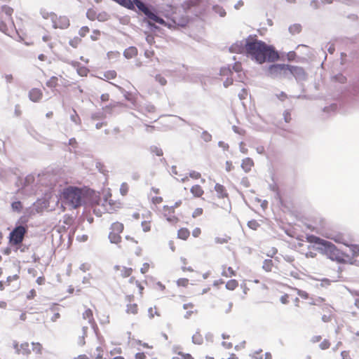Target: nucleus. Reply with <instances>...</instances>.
Masks as SVG:
<instances>
[{
	"label": "nucleus",
	"mask_w": 359,
	"mask_h": 359,
	"mask_svg": "<svg viewBox=\"0 0 359 359\" xmlns=\"http://www.w3.org/2000/svg\"><path fill=\"white\" fill-rule=\"evenodd\" d=\"M81 42V39L79 37H74L73 39L69 41V45L73 48H77V46Z\"/></svg>",
	"instance_id": "obj_42"
},
{
	"label": "nucleus",
	"mask_w": 359,
	"mask_h": 359,
	"mask_svg": "<svg viewBox=\"0 0 359 359\" xmlns=\"http://www.w3.org/2000/svg\"><path fill=\"white\" fill-rule=\"evenodd\" d=\"M142 227L144 232H148L151 230V223L148 221H144L142 222Z\"/></svg>",
	"instance_id": "obj_47"
},
{
	"label": "nucleus",
	"mask_w": 359,
	"mask_h": 359,
	"mask_svg": "<svg viewBox=\"0 0 359 359\" xmlns=\"http://www.w3.org/2000/svg\"><path fill=\"white\" fill-rule=\"evenodd\" d=\"M14 347L16 350V352L18 354H22L23 355H29L32 353V346L31 345L27 342H22L20 344H15Z\"/></svg>",
	"instance_id": "obj_14"
},
{
	"label": "nucleus",
	"mask_w": 359,
	"mask_h": 359,
	"mask_svg": "<svg viewBox=\"0 0 359 359\" xmlns=\"http://www.w3.org/2000/svg\"><path fill=\"white\" fill-rule=\"evenodd\" d=\"M32 351L36 353L41 355L43 351V346L39 342H32L31 344Z\"/></svg>",
	"instance_id": "obj_29"
},
{
	"label": "nucleus",
	"mask_w": 359,
	"mask_h": 359,
	"mask_svg": "<svg viewBox=\"0 0 359 359\" xmlns=\"http://www.w3.org/2000/svg\"><path fill=\"white\" fill-rule=\"evenodd\" d=\"M190 192L196 198L202 197L205 193L203 188L199 184L193 185L190 189Z\"/></svg>",
	"instance_id": "obj_18"
},
{
	"label": "nucleus",
	"mask_w": 359,
	"mask_h": 359,
	"mask_svg": "<svg viewBox=\"0 0 359 359\" xmlns=\"http://www.w3.org/2000/svg\"><path fill=\"white\" fill-rule=\"evenodd\" d=\"M161 213L165 219L171 224H175L180 221L178 217L175 214L174 207L164 205Z\"/></svg>",
	"instance_id": "obj_10"
},
{
	"label": "nucleus",
	"mask_w": 359,
	"mask_h": 359,
	"mask_svg": "<svg viewBox=\"0 0 359 359\" xmlns=\"http://www.w3.org/2000/svg\"><path fill=\"white\" fill-rule=\"evenodd\" d=\"M248 226L251 229L257 230L259 226V224L255 219H252L248 222Z\"/></svg>",
	"instance_id": "obj_40"
},
{
	"label": "nucleus",
	"mask_w": 359,
	"mask_h": 359,
	"mask_svg": "<svg viewBox=\"0 0 359 359\" xmlns=\"http://www.w3.org/2000/svg\"><path fill=\"white\" fill-rule=\"evenodd\" d=\"M222 276L226 277H232L236 276V271L231 266H222Z\"/></svg>",
	"instance_id": "obj_23"
},
{
	"label": "nucleus",
	"mask_w": 359,
	"mask_h": 359,
	"mask_svg": "<svg viewBox=\"0 0 359 359\" xmlns=\"http://www.w3.org/2000/svg\"><path fill=\"white\" fill-rule=\"evenodd\" d=\"M254 166V163L252 158H245L242 163V167L246 172H249L251 170L252 168Z\"/></svg>",
	"instance_id": "obj_28"
},
{
	"label": "nucleus",
	"mask_w": 359,
	"mask_h": 359,
	"mask_svg": "<svg viewBox=\"0 0 359 359\" xmlns=\"http://www.w3.org/2000/svg\"><path fill=\"white\" fill-rule=\"evenodd\" d=\"M154 55H155V53L153 50H147L144 52V55L147 58H151L154 56Z\"/></svg>",
	"instance_id": "obj_54"
},
{
	"label": "nucleus",
	"mask_w": 359,
	"mask_h": 359,
	"mask_svg": "<svg viewBox=\"0 0 359 359\" xmlns=\"http://www.w3.org/2000/svg\"><path fill=\"white\" fill-rule=\"evenodd\" d=\"M13 9L8 6L0 7V31L7 33L14 27L12 15Z\"/></svg>",
	"instance_id": "obj_3"
},
{
	"label": "nucleus",
	"mask_w": 359,
	"mask_h": 359,
	"mask_svg": "<svg viewBox=\"0 0 359 359\" xmlns=\"http://www.w3.org/2000/svg\"><path fill=\"white\" fill-rule=\"evenodd\" d=\"M124 230V225L120 222H113L109 228L108 238L111 243L119 244L121 242V233Z\"/></svg>",
	"instance_id": "obj_5"
},
{
	"label": "nucleus",
	"mask_w": 359,
	"mask_h": 359,
	"mask_svg": "<svg viewBox=\"0 0 359 359\" xmlns=\"http://www.w3.org/2000/svg\"><path fill=\"white\" fill-rule=\"evenodd\" d=\"M284 259L289 262V263H291L292 264L294 262V257L293 256H291V255H285L284 256Z\"/></svg>",
	"instance_id": "obj_60"
},
{
	"label": "nucleus",
	"mask_w": 359,
	"mask_h": 359,
	"mask_svg": "<svg viewBox=\"0 0 359 359\" xmlns=\"http://www.w3.org/2000/svg\"><path fill=\"white\" fill-rule=\"evenodd\" d=\"M190 236V231L187 228H181L177 231V238L183 240L187 241Z\"/></svg>",
	"instance_id": "obj_21"
},
{
	"label": "nucleus",
	"mask_w": 359,
	"mask_h": 359,
	"mask_svg": "<svg viewBox=\"0 0 359 359\" xmlns=\"http://www.w3.org/2000/svg\"><path fill=\"white\" fill-rule=\"evenodd\" d=\"M12 209L14 211L20 212L22 209V205L20 201H15L11 204Z\"/></svg>",
	"instance_id": "obj_38"
},
{
	"label": "nucleus",
	"mask_w": 359,
	"mask_h": 359,
	"mask_svg": "<svg viewBox=\"0 0 359 359\" xmlns=\"http://www.w3.org/2000/svg\"><path fill=\"white\" fill-rule=\"evenodd\" d=\"M214 189L216 193L217 198L218 199L222 200L224 204L228 203L229 205V195L226 188L219 183H216Z\"/></svg>",
	"instance_id": "obj_11"
},
{
	"label": "nucleus",
	"mask_w": 359,
	"mask_h": 359,
	"mask_svg": "<svg viewBox=\"0 0 359 359\" xmlns=\"http://www.w3.org/2000/svg\"><path fill=\"white\" fill-rule=\"evenodd\" d=\"M137 49L135 46H130L128 48H126L123 52V55L127 59H131L137 56Z\"/></svg>",
	"instance_id": "obj_20"
},
{
	"label": "nucleus",
	"mask_w": 359,
	"mask_h": 359,
	"mask_svg": "<svg viewBox=\"0 0 359 359\" xmlns=\"http://www.w3.org/2000/svg\"><path fill=\"white\" fill-rule=\"evenodd\" d=\"M172 359H194V358L189 353L178 351L175 353Z\"/></svg>",
	"instance_id": "obj_32"
},
{
	"label": "nucleus",
	"mask_w": 359,
	"mask_h": 359,
	"mask_svg": "<svg viewBox=\"0 0 359 359\" xmlns=\"http://www.w3.org/2000/svg\"><path fill=\"white\" fill-rule=\"evenodd\" d=\"M36 296V291L35 290L32 289L29 291V294H27V299H33Z\"/></svg>",
	"instance_id": "obj_63"
},
{
	"label": "nucleus",
	"mask_w": 359,
	"mask_h": 359,
	"mask_svg": "<svg viewBox=\"0 0 359 359\" xmlns=\"http://www.w3.org/2000/svg\"><path fill=\"white\" fill-rule=\"evenodd\" d=\"M284 120L286 123H290L292 120V116L290 111L286 110L283 113Z\"/></svg>",
	"instance_id": "obj_51"
},
{
	"label": "nucleus",
	"mask_w": 359,
	"mask_h": 359,
	"mask_svg": "<svg viewBox=\"0 0 359 359\" xmlns=\"http://www.w3.org/2000/svg\"><path fill=\"white\" fill-rule=\"evenodd\" d=\"M189 177H191V178L196 180L201 177V175L200 172H198L197 171L192 170L189 173V177L186 176V177L182 178L180 180L182 182H186L189 181Z\"/></svg>",
	"instance_id": "obj_25"
},
{
	"label": "nucleus",
	"mask_w": 359,
	"mask_h": 359,
	"mask_svg": "<svg viewBox=\"0 0 359 359\" xmlns=\"http://www.w3.org/2000/svg\"><path fill=\"white\" fill-rule=\"evenodd\" d=\"M252 357L254 359H262V358H263L262 351L259 350L257 351H255L252 353Z\"/></svg>",
	"instance_id": "obj_52"
},
{
	"label": "nucleus",
	"mask_w": 359,
	"mask_h": 359,
	"mask_svg": "<svg viewBox=\"0 0 359 359\" xmlns=\"http://www.w3.org/2000/svg\"><path fill=\"white\" fill-rule=\"evenodd\" d=\"M163 201V197H161V196H153L151 198V202L154 205L161 204Z\"/></svg>",
	"instance_id": "obj_48"
},
{
	"label": "nucleus",
	"mask_w": 359,
	"mask_h": 359,
	"mask_svg": "<svg viewBox=\"0 0 359 359\" xmlns=\"http://www.w3.org/2000/svg\"><path fill=\"white\" fill-rule=\"evenodd\" d=\"M104 77L107 79H114L116 77V72L114 70H109L104 73Z\"/></svg>",
	"instance_id": "obj_37"
},
{
	"label": "nucleus",
	"mask_w": 359,
	"mask_h": 359,
	"mask_svg": "<svg viewBox=\"0 0 359 359\" xmlns=\"http://www.w3.org/2000/svg\"><path fill=\"white\" fill-rule=\"evenodd\" d=\"M149 269V264L148 263L143 264L142 266L140 269V271L142 273H146Z\"/></svg>",
	"instance_id": "obj_55"
},
{
	"label": "nucleus",
	"mask_w": 359,
	"mask_h": 359,
	"mask_svg": "<svg viewBox=\"0 0 359 359\" xmlns=\"http://www.w3.org/2000/svg\"><path fill=\"white\" fill-rule=\"evenodd\" d=\"M150 151L152 156H161L163 155V149L156 145L151 146L150 147Z\"/></svg>",
	"instance_id": "obj_31"
},
{
	"label": "nucleus",
	"mask_w": 359,
	"mask_h": 359,
	"mask_svg": "<svg viewBox=\"0 0 359 359\" xmlns=\"http://www.w3.org/2000/svg\"><path fill=\"white\" fill-rule=\"evenodd\" d=\"M238 286V282L235 279H231L226 283V288L229 290H234Z\"/></svg>",
	"instance_id": "obj_33"
},
{
	"label": "nucleus",
	"mask_w": 359,
	"mask_h": 359,
	"mask_svg": "<svg viewBox=\"0 0 359 359\" xmlns=\"http://www.w3.org/2000/svg\"><path fill=\"white\" fill-rule=\"evenodd\" d=\"M277 97L280 100L284 101V100H285L287 98V94L285 93L280 92L279 94L277 95Z\"/></svg>",
	"instance_id": "obj_56"
},
{
	"label": "nucleus",
	"mask_w": 359,
	"mask_h": 359,
	"mask_svg": "<svg viewBox=\"0 0 359 359\" xmlns=\"http://www.w3.org/2000/svg\"><path fill=\"white\" fill-rule=\"evenodd\" d=\"M155 79L156 81H158L161 86H165L167 83L165 78L161 74H157Z\"/></svg>",
	"instance_id": "obj_45"
},
{
	"label": "nucleus",
	"mask_w": 359,
	"mask_h": 359,
	"mask_svg": "<svg viewBox=\"0 0 359 359\" xmlns=\"http://www.w3.org/2000/svg\"><path fill=\"white\" fill-rule=\"evenodd\" d=\"M286 70H289L292 74L302 73L304 72L303 69L298 67L290 66L285 64H275L269 67V74L271 76H277L280 75Z\"/></svg>",
	"instance_id": "obj_4"
},
{
	"label": "nucleus",
	"mask_w": 359,
	"mask_h": 359,
	"mask_svg": "<svg viewBox=\"0 0 359 359\" xmlns=\"http://www.w3.org/2000/svg\"><path fill=\"white\" fill-rule=\"evenodd\" d=\"M83 197L82 189L69 186L62 191L60 198L62 205H67L71 209H76L82 205Z\"/></svg>",
	"instance_id": "obj_2"
},
{
	"label": "nucleus",
	"mask_w": 359,
	"mask_h": 359,
	"mask_svg": "<svg viewBox=\"0 0 359 359\" xmlns=\"http://www.w3.org/2000/svg\"><path fill=\"white\" fill-rule=\"evenodd\" d=\"M86 17L92 21L95 20L96 19L100 20V15H97L95 10L93 8H89L86 12Z\"/></svg>",
	"instance_id": "obj_27"
},
{
	"label": "nucleus",
	"mask_w": 359,
	"mask_h": 359,
	"mask_svg": "<svg viewBox=\"0 0 359 359\" xmlns=\"http://www.w3.org/2000/svg\"><path fill=\"white\" fill-rule=\"evenodd\" d=\"M289 30L291 34H297L300 33V32L302 31V27L300 25L294 24L290 27Z\"/></svg>",
	"instance_id": "obj_36"
},
{
	"label": "nucleus",
	"mask_w": 359,
	"mask_h": 359,
	"mask_svg": "<svg viewBox=\"0 0 359 359\" xmlns=\"http://www.w3.org/2000/svg\"><path fill=\"white\" fill-rule=\"evenodd\" d=\"M203 208H196V209L194 210V212H193V213H192V217H193L194 218H196V217H197L201 216V215L203 214Z\"/></svg>",
	"instance_id": "obj_49"
},
{
	"label": "nucleus",
	"mask_w": 359,
	"mask_h": 359,
	"mask_svg": "<svg viewBox=\"0 0 359 359\" xmlns=\"http://www.w3.org/2000/svg\"><path fill=\"white\" fill-rule=\"evenodd\" d=\"M273 267V262L272 259H265L263 262L262 268L266 272H271Z\"/></svg>",
	"instance_id": "obj_30"
},
{
	"label": "nucleus",
	"mask_w": 359,
	"mask_h": 359,
	"mask_svg": "<svg viewBox=\"0 0 359 359\" xmlns=\"http://www.w3.org/2000/svg\"><path fill=\"white\" fill-rule=\"evenodd\" d=\"M331 346V343L328 339H324L320 344L319 347L322 350H327Z\"/></svg>",
	"instance_id": "obj_39"
},
{
	"label": "nucleus",
	"mask_w": 359,
	"mask_h": 359,
	"mask_svg": "<svg viewBox=\"0 0 359 359\" xmlns=\"http://www.w3.org/2000/svg\"><path fill=\"white\" fill-rule=\"evenodd\" d=\"M126 312L128 314L135 315L138 313V306L136 303H134V295L127 294L126 296Z\"/></svg>",
	"instance_id": "obj_13"
},
{
	"label": "nucleus",
	"mask_w": 359,
	"mask_h": 359,
	"mask_svg": "<svg viewBox=\"0 0 359 359\" xmlns=\"http://www.w3.org/2000/svg\"><path fill=\"white\" fill-rule=\"evenodd\" d=\"M341 355L342 359H352L348 351H344L341 352Z\"/></svg>",
	"instance_id": "obj_59"
},
{
	"label": "nucleus",
	"mask_w": 359,
	"mask_h": 359,
	"mask_svg": "<svg viewBox=\"0 0 359 359\" xmlns=\"http://www.w3.org/2000/svg\"><path fill=\"white\" fill-rule=\"evenodd\" d=\"M46 84L48 88H54L58 85V78L57 76H52L47 81Z\"/></svg>",
	"instance_id": "obj_34"
},
{
	"label": "nucleus",
	"mask_w": 359,
	"mask_h": 359,
	"mask_svg": "<svg viewBox=\"0 0 359 359\" xmlns=\"http://www.w3.org/2000/svg\"><path fill=\"white\" fill-rule=\"evenodd\" d=\"M231 240V236L227 235L218 236L215 237V242L217 244H226L228 243Z\"/></svg>",
	"instance_id": "obj_26"
},
{
	"label": "nucleus",
	"mask_w": 359,
	"mask_h": 359,
	"mask_svg": "<svg viewBox=\"0 0 359 359\" xmlns=\"http://www.w3.org/2000/svg\"><path fill=\"white\" fill-rule=\"evenodd\" d=\"M189 279L185 278H179L177 280V284L178 286L187 287L189 285Z\"/></svg>",
	"instance_id": "obj_41"
},
{
	"label": "nucleus",
	"mask_w": 359,
	"mask_h": 359,
	"mask_svg": "<svg viewBox=\"0 0 359 359\" xmlns=\"http://www.w3.org/2000/svg\"><path fill=\"white\" fill-rule=\"evenodd\" d=\"M100 99L102 102H107L109 100V95L108 93H104L101 95Z\"/></svg>",
	"instance_id": "obj_64"
},
{
	"label": "nucleus",
	"mask_w": 359,
	"mask_h": 359,
	"mask_svg": "<svg viewBox=\"0 0 359 359\" xmlns=\"http://www.w3.org/2000/svg\"><path fill=\"white\" fill-rule=\"evenodd\" d=\"M128 185L126 183H123L120 187V192L121 195L126 196L128 192Z\"/></svg>",
	"instance_id": "obj_46"
},
{
	"label": "nucleus",
	"mask_w": 359,
	"mask_h": 359,
	"mask_svg": "<svg viewBox=\"0 0 359 359\" xmlns=\"http://www.w3.org/2000/svg\"><path fill=\"white\" fill-rule=\"evenodd\" d=\"M27 231V227L18 226L9 234V243L13 246H17L22 243Z\"/></svg>",
	"instance_id": "obj_6"
},
{
	"label": "nucleus",
	"mask_w": 359,
	"mask_h": 359,
	"mask_svg": "<svg viewBox=\"0 0 359 359\" xmlns=\"http://www.w3.org/2000/svg\"><path fill=\"white\" fill-rule=\"evenodd\" d=\"M291 297V295L289 294H285L280 297V302L283 304H287L290 302V298Z\"/></svg>",
	"instance_id": "obj_50"
},
{
	"label": "nucleus",
	"mask_w": 359,
	"mask_h": 359,
	"mask_svg": "<svg viewBox=\"0 0 359 359\" xmlns=\"http://www.w3.org/2000/svg\"><path fill=\"white\" fill-rule=\"evenodd\" d=\"M83 318L86 320H88L89 323H91L93 320V313L91 309H86L83 313Z\"/></svg>",
	"instance_id": "obj_35"
},
{
	"label": "nucleus",
	"mask_w": 359,
	"mask_h": 359,
	"mask_svg": "<svg viewBox=\"0 0 359 359\" xmlns=\"http://www.w3.org/2000/svg\"><path fill=\"white\" fill-rule=\"evenodd\" d=\"M125 238L127 241H129L130 243L133 245H137L138 243V241L137 240H135L133 237H130V236H126Z\"/></svg>",
	"instance_id": "obj_57"
},
{
	"label": "nucleus",
	"mask_w": 359,
	"mask_h": 359,
	"mask_svg": "<svg viewBox=\"0 0 359 359\" xmlns=\"http://www.w3.org/2000/svg\"><path fill=\"white\" fill-rule=\"evenodd\" d=\"M112 359H125V358L122 356H116ZM135 359H147V356L144 354V353H137L135 355Z\"/></svg>",
	"instance_id": "obj_44"
},
{
	"label": "nucleus",
	"mask_w": 359,
	"mask_h": 359,
	"mask_svg": "<svg viewBox=\"0 0 359 359\" xmlns=\"http://www.w3.org/2000/svg\"><path fill=\"white\" fill-rule=\"evenodd\" d=\"M114 269L118 272V276L123 278L130 277L133 271V269L130 267L120 265L115 266Z\"/></svg>",
	"instance_id": "obj_15"
},
{
	"label": "nucleus",
	"mask_w": 359,
	"mask_h": 359,
	"mask_svg": "<svg viewBox=\"0 0 359 359\" xmlns=\"http://www.w3.org/2000/svg\"><path fill=\"white\" fill-rule=\"evenodd\" d=\"M144 290V286L143 283L136 280L135 277H131L128 281V284L126 286V292L136 293L140 297H142Z\"/></svg>",
	"instance_id": "obj_8"
},
{
	"label": "nucleus",
	"mask_w": 359,
	"mask_h": 359,
	"mask_svg": "<svg viewBox=\"0 0 359 359\" xmlns=\"http://www.w3.org/2000/svg\"><path fill=\"white\" fill-rule=\"evenodd\" d=\"M19 278V276L18 275H13L11 276H8L5 280V283H7V285H10L11 282L13 280H17Z\"/></svg>",
	"instance_id": "obj_53"
},
{
	"label": "nucleus",
	"mask_w": 359,
	"mask_h": 359,
	"mask_svg": "<svg viewBox=\"0 0 359 359\" xmlns=\"http://www.w3.org/2000/svg\"><path fill=\"white\" fill-rule=\"evenodd\" d=\"M306 240L308 242H309L311 243L320 244L324 246H325L328 244V241L323 240V239L320 238L319 237H317L313 235L307 236Z\"/></svg>",
	"instance_id": "obj_19"
},
{
	"label": "nucleus",
	"mask_w": 359,
	"mask_h": 359,
	"mask_svg": "<svg viewBox=\"0 0 359 359\" xmlns=\"http://www.w3.org/2000/svg\"><path fill=\"white\" fill-rule=\"evenodd\" d=\"M245 50L247 55L259 64H263L265 62H273L280 57L278 51L273 46L252 37L247 39Z\"/></svg>",
	"instance_id": "obj_1"
},
{
	"label": "nucleus",
	"mask_w": 359,
	"mask_h": 359,
	"mask_svg": "<svg viewBox=\"0 0 359 359\" xmlns=\"http://www.w3.org/2000/svg\"><path fill=\"white\" fill-rule=\"evenodd\" d=\"M325 222L324 219H319L318 223L316 224L315 226H311V225H306L307 228L313 231L318 232L320 229H324Z\"/></svg>",
	"instance_id": "obj_24"
},
{
	"label": "nucleus",
	"mask_w": 359,
	"mask_h": 359,
	"mask_svg": "<svg viewBox=\"0 0 359 359\" xmlns=\"http://www.w3.org/2000/svg\"><path fill=\"white\" fill-rule=\"evenodd\" d=\"M203 138L205 141L208 142L211 140L212 136L207 132L203 133Z\"/></svg>",
	"instance_id": "obj_62"
},
{
	"label": "nucleus",
	"mask_w": 359,
	"mask_h": 359,
	"mask_svg": "<svg viewBox=\"0 0 359 359\" xmlns=\"http://www.w3.org/2000/svg\"><path fill=\"white\" fill-rule=\"evenodd\" d=\"M351 248L354 256L359 255V248L357 245H352Z\"/></svg>",
	"instance_id": "obj_61"
},
{
	"label": "nucleus",
	"mask_w": 359,
	"mask_h": 359,
	"mask_svg": "<svg viewBox=\"0 0 359 359\" xmlns=\"http://www.w3.org/2000/svg\"><path fill=\"white\" fill-rule=\"evenodd\" d=\"M325 247L327 248V253L332 260L339 263H346L347 262L348 255L337 248L334 245L328 242V244L325 245Z\"/></svg>",
	"instance_id": "obj_7"
},
{
	"label": "nucleus",
	"mask_w": 359,
	"mask_h": 359,
	"mask_svg": "<svg viewBox=\"0 0 359 359\" xmlns=\"http://www.w3.org/2000/svg\"><path fill=\"white\" fill-rule=\"evenodd\" d=\"M330 238L334 240L336 243H342L346 245H348L347 242L348 240L346 236L341 233H339L332 236L329 237Z\"/></svg>",
	"instance_id": "obj_22"
},
{
	"label": "nucleus",
	"mask_w": 359,
	"mask_h": 359,
	"mask_svg": "<svg viewBox=\"0 0 359 359\" xmlns=\"http://www.w3.org/2000/svg\"><path fill=\"white\" fill-rule=\"evenodd\" d=\"M29 97L32 102H38L43 97V92L40 88H34L29 90Z\"/></svg>",
	"instance_id": "obj_16"
},
{
	"label": "nucleus",
	"mask_w": 359,
	"mask_h": 359,
	"mask_svg": "<svg viewBox=\"0 0 359 359\" xmlns=\"http://www.w3.org/2000/svg\"><path fill=\"white\" fill-rule=\"evenodd\" d=\"M90 32V29L87 26H83L82 27L79 31V34L80 35V36L81 37H84L86 36V34Z\"/></svg>",
	"instance_id": "obj_43"
},
{
	"label": "nucleus",
	"mask_w": 359,
	"mask_h": 359,
	"mask_svg": "<svg viewBox=\"0 0 359 359\" xmlns=\"http://www.w3.org/2000/svg\"><path fill=\"white\" fill-rule=\"evenodd\" d=\"M53 27L57 29H67L69 26V20L67 16H57L55 14L51 15Z\"/></svg>",
	"instance_id": "obj_12"
},
{
	"label": "nucleus",
	"mask_w": 359,
	"mask_h": 359,
	"mask_svg": "<svg viewBox=\"0 0 359 359\" xmlns=\"http://www.w3.org/2000/svg\"><path fill=\"white\" fill-rule=\"evenodd\" d=\"M103 205L107 212L112 213L120 209L122 204L119 201L113 200L111 198V195L109 194V196L105 197Z\"/></svg>",
	"instance_id": "obj_9"
},
{
	"label": "nucleus",
	"mask_w": 359,
	"mask_h": 359,
	"mask_svg": "<svg viewBox=\"0 0 359 359\" xmlns=\"http://www.w3.org/2000/svg\"><path fill=\"white\" fill-rule=\"evenodd\" d=\"M69 145L73 147L74 148H76L78 146L76 140L75 138H71L69 140Z\"/></svg>",
	"instance_id": "obj_58"
},
{
	"label": "nucleus",
	"mask_w": 359,
	"mask_h": 359,
	"mask_svg": "<svg viewBox=\"0 0 359 359\" xmlns=\"http://www.w3.org/2000/svg\"><path fill=\"white\" fill-rule=\"evenodd\" d=\"M183 308L186 311L184 313V317L186 318H189L193 315H196L197 313V310L195 306L191 303L184 304Z\"/></svg>",
	"instance_id": "obj_17"
}]
</instances>
